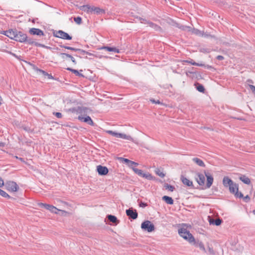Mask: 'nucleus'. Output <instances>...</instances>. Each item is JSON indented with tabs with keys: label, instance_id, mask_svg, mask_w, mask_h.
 Instances as JSON below:
<instances>
[{
	"label": "nucleus",
	"instance_id": "obj_40",
	"mask_svg": "<svg viewBox=\"0 0 255 255\" xmlns=\"http://www.w3.org/2000/svg\"><path fill=\"white\" fill-rule=\"evenodd\" d=\"M106 132L114 136H115L116 137H118V132H117L116 131H112V130H107L106 131Z\"/></svg>",
	"mask_w": 255,
	"mask_h": 255
},
{
	"label": "nucleus",
	"instance_id": "obj_60",
	"mask_svg": "<svg viewBox=\"0 0 255 255\" xmlns=\"http://www.w3.org/2000/svg\"><path fill=\"white\" fill-rule=\"evenodd\" d=\"M9 53H10L11 55H12L13 56H14V57H16V58H18L17 56H16L14 53H12V52H9Z\"/></svg>",
	"mask_w": 255,
	"mask_h": 255
},
{
	"label": "nucleus",
	"instance_id": "obj_1",
	"mask_svg": "<svg viewBox=\"0 0 255 255\" xmlns=\"http://www.w3.org/2000/svg\"><path fill=\"white\" fill-rule=\"evenodd\" d=\"M179 235L184 240L190 243H195V239L193 236L186 229L181 228L178 229Z\"/></svg>",
	"mask_w": 255,
	"mask_h": 255
},
{
	"label": "nucleus",
	"instance_id": "obj_12",
	"mask_svg": "<svg viewBox=\"0 0 255 255\" xmlns=\"http://www.w3.org/2000/svg\"><path fill=\"white\" fill-rule=\"evenodd\" d=\"M204 174L207 177L206 187L209 188L213 184L214 178L209 172H207L206 171H204Z\"/></svg>",
	"mask_w": 255,
	"mask_h": 255
},
{
	"label": "nucleus",
	"instance_id": "obj_44",
	"mask_svg": "<svg viewBox=\"0 0 255 255\" xmlns=\"http://www.w3.org/2000/svg\"><path fill=\"white\" fill-rule=\"evenodd\" d=\"M200 51L201 52H203L204 53H208L210 52V50L208 48H201L200 49Z\"/></svg>",
	"mask_w": 255,
	"mask_h": 255
},
{
	"label": "nucleus",
	"instance_id": "obj_62",
	"mask_svg": "<svg viewBox=\"0 0 255 255\" xmlns=\"http://www.w3.org/2000/svg\"><path fill=\"white\" fill-rule=\"evenodd\" d=\"M85 54H88V55H92V53H89V52H87V51H86V53H85Z\"/></svg>",
	"mask_w": 255,
	"mask_h": 255
},
{
	"label": "nucleus",
	"instance_id": "obj_57",
	"mask_svg": "<svg viewBox=\"0 0 255 255\" xmlns=\"http://www.w3.org/2000/svg\"><path fill=\"white\" fill-rule=\"evenodd\" d=\"M147 205L146 203H142L141 202L140 204V207H145V206H146Z\"/></svg>",
	"mask_w": 255,
	"mask_h": 255
},
{
	"label": "nucleus",
	"instance_id": "obj_4",
	"mask_svg": "<svg viewBox=\"0 0 255 255\" xmlns=\"http://www.w3.org/2000/svg\"><path fill=\"white\" fill-rule=\"evenodd\" d=\"M5 186L8 191L11 192H16L18 189V185L14 181H9L6 182Z\"/></svg>",
	"mask_w": 255,
	"mask_h": 255
},
{
	"label": "nucleus",
	"instance_id": "obj_22",
	"mask_svg": "<svg viewBox=\"0 0 255 255\" xmlns=\"http://www.w3.org/2000/svg\"><path fill=\"white\" fill-rule=\"evenodd\" d=\"M192 160L196 164H197L198 165H199L200 167H205V164L204 163V162L201 159H200L198 158L194 157V158H192Z\"/></svg>",
	"mask_w": 255,
	"mask_h": 255
},
{
	"label": "nucleus",
	"instance_id": "obj_54",
	"mask_svg": "<svg viewBox=\"0 0 255 255\" xmlns=\"http://www.w3.org/2000/svg\"><path fill=\"white\" fill-rule=\"evenodd\" d=\"M4 185L3 180L0 177V187Z\"/></svg>",
	"mask_w": 255,
	"mask_h": 255
},
{
	"label": "nucleus",
	"instance_id": "obj_25",
	"mask_svg": "<svg viewBox=\"0 0 255 255\" xmlns=\"http://www.w3.org/2000/svg\"><path fill=\"white\" fill-rule=\"evenodd\" d=\"M240 179L246 184H250L251 183L250 179L245 175H242L240 177Z\"/></svg>",
	"mask_w": 255,
	"mask_h": 255
},
{
	"label": "nucleus",
	"instance_id": "obj_7",
	"mask_svg": "<svg viewBox=\"0 0 255 255\" xmlns=\"http://www.w3.org/2000/svg\"><path fill=\"white\" fill-rule=\"evenodd\" d=\"M139 20H140L141 23L147 24L149 27L153 28L156 31H160L161 30V28L159 26L152 22L147 21L146 19L140 17H139Z\"/></svg>",
	"mask_w": 255,
	"mask_h": 255
},
{
	"label": "nucleus",
	"instance_id": "obj_15",
	"mask_svg": "<svg viewBox=\"0 0 255 255\" xmlns=\"http://www.w3.org/2000/svg\"><path fill=\"white\" fill-rule=\"evenodd\" d=\"M24 42H26L29 44H34L36 46L48 48L47 46H45L44 45H43L42 44H40L38 42H36L34 41L32 38H28L27 36H26V39L25 40Z\"/></svg>",
	"mask_w": 255,
	"mask_h": 255
},
{
	"label": "nucleus",
	"instance_id": "obj_43",
	"mask_svg": "<svg viewBox=\"0 0 255 255\" xmlns=\"http://www.w3.org/2000/svg\"><path fill=\"white\" fill-rule=\"evenodd\" d=\"M36 70L37 71V72H39V73H41L43 75V76H46L47 75H48V73H47L46 72H45V71L43 70H41V69H39L37 68H36Z\"/></svg>",
	"mask_w": 255,
	"mask_h": 255
},
{
	"label": "nucleus",
	"instance_id": "obj_21",
	"mask_svg": "<svg viewBox=\"0 0 255 255\" xmlns=\"http://www.w3.org/2000/svg\"><path fill=\"white\" fill-rule=\"evenodd\" d=\"M107 218L108 220L115 225H117L119 222L115 216L109 215L107 216Z\"/></svg>",
	"mask_w": 255,
	"mask_h": 255
},
{
	"label": "nucleus",
	"instance_id": "obj_14",
	"mask_svg": "<svg viewBox=\"0 0 255 255\" xmlns=\"http://www.w3.org/2000/svg\"><path fill=\"white\" fill-rule=\"evenodd\" d=\"M197 177L196 178V180L198 184L200 186H203L205 184V178L203 174L197 173Z\"/></svg>",
	"mask_w": 255,
	"mask_h": 255
},
{
	"label": "nucleus",
	"instance_id": "obj_63",
	"mask_svg": "<svg viewBox=\"0 0 255 255\" xmlns=\"http://www.w3.org/2000/svg\"><path fill=\"white\" fill-rule=\"evenodd\" d=\"M15 157H16V158H18V157H17V156H15ZM18 159H20V160H21V161H22V160H23V159H22V158H18Z\"/></svg>",
	"mask_w": 255,
	"mask_h": 255
},
{
	"label": "nucleus",
	"instance_id": "obj_16",
	"mask_svg": "<svg viewBox=\"0 0 255 255\" xmlns=\"http://www.w3.org/2000/svg\"><path fill=\"white\" fill-rule=\"evenodd\" d=\"M29 33L32 35H37L38 36H42L44 35L43 31L41 29L36 28H32L29 30Z\"/></svg>",
	"mask_w": 255,
	"mask_h": 255
},
{
	"label": "nucleus",
	"instance_id": "obj_23",
	"mask_svg": "<svg viewBox=\"0 0 255 255\" xmlns=\"http://www.w3.org/2000/svg\"><path fill=\"white\" fill-rule=\"evenodd\" d=\"M162 200L168 204L172 205L173 204V200L170 197L164 196L162 197Z\"/></svg>",
	"mask_w": 255,
	"mask_h": 255
},
{
	"label": "nucleus",
	"instance_id": "obj_18",
	"mask_svg": "<svg viewBox=\"0 0 255 255\" xmlns=\"http://www.w3.org/2000/svg\"><path fill=\"white\" fill-rule=\"evenodd\" d=\"M230 192L232 194H235L238 191V185L234 182L228 187Z\"/></svg>",
	"mask_w": 255,
	"mask_h": 255
},
{
	"label": "nucleus",
	"instance_id": "obj_9",
	"mask_svg": "<svg viewBox=\"0 0 255 255\" xmlns=\"http://www.w3.org/2000/svg\"><path fill=\"white\" fill-rule=\"evenodd\" d=\"M127 215L132 219H136L137 218L138 214L135 210H133L132 208H129L126 210Z\"/></svg>",
	"mask_w": 255,
	"mask_h": 255
},
{
	"label": "nucleus",
	"instance_id": "obj_33",
	"mask_svg": "<svg viewBox=\"0 0 255 255\" xmlns=\"http://www.w3.org/2000/svg\"><path fill=\"white\" fill-rule=\"evenodd\" d=\"M196 88H197V90L199 92H202V93H204V92L205 88H204V86L200 84L199 83H197V84Z\"/></svg>",
	"mask_w": 255,
	"mask_h": 255
},
{
	"label": "nucleus",
	"instance_id": "obj_51",
	"mask_svg": "<svg viewBox=\"0 0 255 255\" xmlns=\"http://www.w3.org/2000/svg\"><path fill=\"white\" fill-rule=\"evenodd\" d=\"M150 101H151L152 103L158 104H160V102L159 100L156 101L153 99H150Z\"/></svg>",
	"mask_w": 255,
	"mask_h": 255
},
{
	"label": "nucleus",
	"instance_id": "obj_2",
	"mask_svg": "<svg viewBox=\"0 0 255 255\" xmlns=\"http://www.w3.org/2000/svg\"><path fill=\"white\" fill-rule=\"evenodd\" d=\"M82 9L87 12H93L97 14L105 13V10L99 7L90 6L88 5H85L82 6Z\"/></svg>",
	"mask_w": 255,
	"mask_h": 255
},
{
	"label": "nucleus",
	"instance_id": "obj_52",
	"mask_svg": "<svg viewBox=\"0 0 255 255\" xmlns=\"http://www.w3.org/2000/svg\"><path fill=\"white\" fill-rule=\"evenodd\" d=\"M216 58L219 60H223L224 59V57L222 55L217 56Z\"/></svg>",
	"mask_w": 255,
	"mask_h": 255
},
{
	"label": "nucleus",
	"instance_id": "obj_20",
	"mask_svg": "<svg viewBox=\"0 0 255 255\" xmlns=\"http://www.w3.org/2000/svg\"><path fill=\"white\" fill-rule=\"evenodd\" d=\"M101 49H105L109 52H114L115 53H120L119 49L116 47H108V46H103Z\"/></svg>",
	"mask_w": 255,
	"mask_h": 255
},
{
	"label": "nucleus",
	"instance_id": "obj_19",
	"mask_svg": "<svg viewBox=\"0 0 255 255\" xmlns=\"http://www.w3.org/2000/svg\"><path fill=\"white\" fill-rule=\"evenodd\" d=\"M233 182V181L227 176H225L223 178V184L226 187H228Z\"/></svg>",
	"mask_w": 255,
	"mask_h": 255
},
{
	"label": "nucleus",
	"instance_id": "obj_50",
	"mask_svg": "<svg viewBox=\"0 0 255 255\" xmlns=\"http://www.w3.org/2000/svg\"><path fill=\"white\" fill-rule=\"evenodd\" d=\"M249 87L252 92L255 95V86L252 85H250Z\"/></svg>",
	"mask_w": 255,
	"mask_h": 255
},
{
	"label": "nucleus",
	"instance_id": "obj_48",
	"mask_svg": "<svg viewBox=\"0 0 255 255\" xmlns=\"http://www.w3.org/2000/svg\"><path fill=\"white\" fill-rule=\"evenodd\" d=\"M68 58H69L71 59V60L72 61L74 65H76L77 64V62L75 59L72 55H70Z\"/></svg>",
	"mask_w": 255,
	"mask_h": 255
},
{
	"label": "nucleus",
	"instance_id": "obj_24",
	"mask_svg": "<svg viewBox=\"0 0 255 255\" xmlns=\"http://www.w3.org/2000/svg\"><path fill=\"white\" fill-rule=\"evenodd\" d=\"M118 138H123V139H127V140H132V138L131 137V136H130L129 135H127L126 134L121 133H118Z\"/></svg>",
	"mask_w": 255,
	"mask_h": 255
},
{
	"label": "nucleus",
	"instance_id": "obj_58",
	"mask_svg": "<svg viewBox=\"0 0 255 255\" xmlns=\"http://www.w3.org/2000/svg\"><path fill=\"white\" fill-rule=\"evenodd\" d=\"M46 76H47L48 79H53V76L51 74H49L48 73V75H47Z\"/></svg>",
	"mask_w": 255,
	"mask_h": 255
},
{
	"label": "nucleus",
	"instance_id": "obj_37",
	"mask_svg": "<svg viewBox=\"0 0 255 255\" xmlns=\"http://www.w3.org/2000/svg\"><path fill=\"white\" fill-rule=\"evenodd\" d=\"M197 247L199 248L200 250L204 252H206V249L204 247V244L202 242H199L197 244Z\"/></svg>",
	"mask_w": 255,
	"mask_h": 255
},
{
	"label": "nucleus",
	"instance_id": "obj_28",
	"mask_svg": "<svg viewBox=\"0 0 255 255\" xmlns=\"http://www.w3.org/2000/svg\"><path fill=\"white\" fill-rule=\"evenodd\" d=\"M87 109L84 107H78L76 111L77 113L83 114L87 112Z\"/></svg>",
	"mask_w": 255,
	"mask_h": 255
},
{
	"label": "nucleus",
	"instance_id": "obj_47",
	"mask_svg": "<svg viewBox=\"0 0 255 255\" xmlns=\"http://www.w3.org/2000/svg\"><path fill=\"white\" fill-rule=\"evenodd\" d=\"M53 114L58 118H61L62 117V115L61 113L56 112L54 113Z\"/></svg>",
	"mask_w": 255,
	"mask_h": 255
},
{
	"label": "nucleus",
	"instance_id": "obj_42",
	"mask_svg": "<svg viewBox=\"0 0 255 255\" xmlns=\"http://www.w3.org/2000/svg\"><path fill=\"white\" fill-rule=\"evenodd\" d=\"M74 20L76 23L78 24H81L82 22V18L79 16L74 17Z\"/></svg>",
	"mask_w": 255,
	"mask_h": 255
},
{
	"label": "nucleus",
	"instance_id": "obj_32",
	"mask_svg": "<svg viewBox=\"0 0 255 255\" xmlns=\"http://www.w3.org/2000/svg\"><path fill=\"white\" fill-rule=\"evenodd\" d=\"M138 165V164L136 162H135L134 161H131L130 160L129 161V162L128 163V164H127V165L130 167V168H131L132 170H133V168H135L134 166H137Z\"/></svg>",
	"mask_w": 255,
	"mask_h": 255
},
{
	"label": "nucleus",
	"instance_id": "obj_11",
	"mask_svg": "<svg viewBox=\"0 0 255 255\" xmlns=\"http://www.w3.org/2000/svg\"><path fill=\"white\" fill-rule=\"evenodd\" d=\"M78 119L81 122L87 123L89 125H94L93 121H92L91 118L88 116H86V117H83L81 115H80L78 116Z\"/></svg>",
	"mask_w": 255,
	"mask_h": 255
},
{
	"label": "nucleus",
	"instance_id": "obj_13",
	"mask_svg": "<svg viewBox=\"0 0 255 255\" xmlns=\"http://www.w3.org/2000/svg\"><path fill=\"white\" fill-rule=\"evenodd\" d=\"M97 170L98 174L100 175H105L108 174L109 170L106 166L98 165L97 167Z\"/></svg>",
	"mask_w": 255,
	"mask_h": 255
},
{
	"label": "nucleus",
	"instance_id": "obj_8",
	"mask_svg": "<svg viewBox=\"0 0 255 255\" xmlns=\"http://www.w3.org/2000/svg\"><path fill=\"white\" fill-rule=\"evenodd\" d=\"M26 39V34L17 30V33L15 34L14 40L20 42H24Z\"/></svg>",
	"mask_w": 255,
	"mask_h": 255
},
{
	"label": "nucleus",
	"instance_id": "obj_5",
	"mask_svg": "<svg viewBox=\"0 0 255 255\" xmlns=\"http://www.w3.org/2000/svg\"><path fill=\"white\" fill-rule=\"evenodd\" d=\"M54 35L56 37L66 40H71L72 38L67 33L62 30L57 31L56 33H54Z\"/></svg>",
	"mask_w": 255,
	"mask_h": 255
},
{
	"label": "nucleus",
	"instance_id": "obj_35",
	"mask_svg": "<svg viewBox=\"0 0 255 255\" xmlns=\"http://www.w3.org/2000/svg\"><path fill=\"white\" fill-rule=\"evenodd\" d=\"M0 195L5 198H10V196L5 191L0 189Z\"/></svg>",
	"mask_w": 255,
	"mask_h": 255
},
{
	"label": "nucleus",
	"instance_id": "obj_59",
	"mask_svg": "<svg viewBox=\"0 0 255 255\" xmlns=\"http://www.w3.org/2000/svg\"><path fill=\"white\" fill-rule=\"evenodd\" d=\"M194 33L196 34H198L199 33H200V31L198 30H197V29H194Z\"/></svg>",
	"mask_w": 255,
	"mask_h": 255
},
{
	"label": "nucleus",
	"instance_id": "obj_17",
	"mask_svg": "<svg viewBox=\"0 0 255 255\" xmlns=\"http://www.w3.org/2000/svg\"><path fill=\"white\" fill-rule=\"evenodd\" d=\"M180 180L182 181V183L188 186V187H193V182L192 181H190L188 178H187L186 177H185L183 175H181L180 177Z\"/></svg>",
	"mask_w": 255,
	"mask_h": 255
},
{
	"label": "nucleus",
	"instance_id": "obj_30",
	"mask_svg": "<svg viewBox=\"0 0 255 255\" xmlns=\"http://www.w3.org/2000/svg\"><path fill=\"white\" fill-rule=\"evenodd\" d=\"M60 46L61 47L64 48L65 49L71 50L74 51H80V49L75 48H74V47H70V46H65V45H60Z\"/></svg>",
	"mask_w": 255,
	"mask_h": 255
},
{
	"label": "nucleus",
	"instance_id": "obj_56",
	"mask_svg": "<svg viewBox=\"0 0 255 255\" xmlns=\"http://www.w3.org/2000/svg\"><path fill=\"white\" fill-rule=\"evenodd\" d=\"M24 129L28 132L31 131L32 130L28 128L24 127L23 128Z\"/></svg>",
	"mask_w": 255,
	"mask_h": 255
},
{
	"label": "nucleus",
	"instance_id": "obj_36",
	"mask_svg": "<svg viewBox=\"0 0 255 255\" xmlns=\"http://www.w3.org/2000/svg\"><path fill=\"white\" fill-rule=\"evenodd\" d=\"M155 172L157 175H158L159 176H160L162 178H163L165 176V174L159 169H156V170H155Z\"/></svg>",
	"mask_w": 255,
	"mask_h": 255
},
{
	"label": "nucleus",
	"instance_id": "obj_34",
	"mask_svg": "<svg viewBox=\"0 0 255 255\" xmlns=\"http://www.w3.org/2000/svg\"><path fill=\"white\" fill-rule=\"evenodd\" d=\"M177 27L181 29H182L183 30H187V31H190V29H191V27H189V26H184V25H179V24H178L177 25Z\"/></svg>",
	"mask_w": 255,
	"mask_h": 255
},
{
	"label": "nucleus",
	"instance_id": "obj_31",
	"mask_svg": "<svg viewBox=\"0 0 255 255\" xmlns=\"http://www.w3.org/2000/svg\"><path fill=\"white\" fill-rule=\"evenodd\" d=\"M185 62L191 64L192 65L198 66H203L204 65L202 63H198L194 61L193 60H186Z\"/></svg>",
	"mask_w": 255,
	"mask_h": 255
},
{
	"label": "nucleus",
	"instance_id": "obj_64",
	"mask_svg": "<svg viewBox=\"0 0 255 255\" xmlns=\"http://www.w3.org/2000/svg\"><path fill=\"white\" fill-rule=\"evenodd\" d=\"M254 213L255 214V210L254 211Z\"/></svg>",
	"mask_w": 255,
	"mask_h": 255
},
{
	"label": "nucleus",
	"instance_id": "obj_10",
	"mask_svg": "<svg viewBox=\"0 0 255 255\" xmlns=\"http://www.w3.org/2000/svg\"><path fill=\"white\" fill-rule=\"evenodd\" d=\"M2 33L10 39L14 40L15 34L17 33V30L9 29L8 30L3 31Z\"/></svg>",
	"mask_w": 255,
	"mask_h": 255
},
{
	"label": "nucleus",
	"instance_id": "obj_29",
	"mask_svg": "<svg viewBox=\"0 0 255 255\" xmlns=\"http://www.w3.org/2000/svg\"><path fill=\"white\" fill-rule=\"evenodd\" d=\"M142 177L145 178L148 180H152L153 179V176L149 173H143L141 176Z\"/></svg>",
	"mask_w": 255,
	"mask_h": 255
},
{
	"label": "nucleus",
	"instance_id": "obj_41",
	"mask_svg": "<svg viewBox=\"0 0 255 255\" xmlns=\"http://www.w3.org/2000/svg\"><path fill=\"white\" fill-rule=\"evenodd\" d=\"M59 55H60L61 58L64 60H66L67 58H68L70 56V54L64 53H61Z\"/></svg>",
	"mask_w": 255,
	"mask_h": 255
},
{
	"label": "nucleus",
	"instance_id": "obj_49",
	"mask_svg": "<svg viewBox=\"0 0 255 255\" xmlns=\"http://www.w3.org/2000/svg\"><path fill=\"white\" fill-rule=\"evenodd\" d=\"M121 160L123 162L127 164V165L128 164V163L129 162V161H130V160L127 159V158H121Z\"/></svg>",
	"mask_w": 255,
	"mask_h": 255
},
{
	"label": "nucleus",
	"instance_id": "obj_39",
	"mask_svg": "<svg viewBox=\"0 0 255 255\" xmlns=\"http://www.w3.org/2000/svg\"><path fill=\"white\" fill-rule=\"evenodd\" d=\"M164 187L166 189H168V190L170 191H173L174 189H175L174 187L173 186H172L171 185L165 184L164 185Z\"/></svg>",
	"mask_w": 255,
	"mask_h": 255
},
{
	"label": "nucleus",
	"instance_id": "obj_45",
	"mask_svg": "<svg viewBox=\"0 0 255 255\" xmlns=\"http://www.w3.org/2000/svg\"><path fill=\"white\" fill-rule=\"evenodd\" d=\"M234 194L236 197H239L240 198L244 197L243 194L241 192H239L238 191H237Z\"/></svg>",
	"mask_w": 255,
	"mask_h": 255
},
{
	"label": "nucleus",
	"instance_id": "obj_6",
	"mask_svg": "<svg viewBox=\"0 0 255 255\" xmlns=\"http://www.w3.org/2000/svg\"><path fill=\"white\" fill-rule=\"evenodd\" d=\"M39 206L41 207H44L47 210L50 211L52 213L58 214V211H62V210L58 209L56 207L49 204H44L40 203L39 204Z\"/></svg>",
	"mask_w": 255,
	"mask_h": 255
},
{
	"label": "nucleus",
	"instance_id": "obj_46",
	"mask_svg": "<svg viewBox=\"0 0 255 255\" xmlns=\"http://www.w3.org/2000/svg\"><path fill=\"white\" fill-rule=\"evenodd\" d=\"M208 252H209V254L211 255H215V252H214V250L213 249V248H212L208 247Z\"/></svg>",
	"mask_w": 255,
	"mask_h": 255
},
{
	"label": "nucleus",
	"instance_id": "obj_53",
	"mask_svg": "<svg viewBox=\"0 0 255 255\" xmlns=\"http://www.w3.org/2000/svg\"><path fill=\"white\" fill-rule=\"evenodd\" d=\"M244 199L246 202H247L250 200V198L248 195H247L246 196L244 197Z\"/></svg>",
	"mask_w": 255,
	"mask_h": 255
},
{
	"label": "nucleus",
	"instance_id": "obj_26",
	"mask_svg": "<svg viewBox=\"0 0 255 255\" xmlns=\"http://www.w3.org/2000/svg\"><path fill=\"white\" fill-rule=\"evenodd\" d=\"M66 69L67 70L70 71L72 72V73H74L76 76H78L82 77H84V75L78 72V71H77V70L73 69L71 68H67Z\"/></svg>",
	"mask_w": 255,
	"mask_h": 255
},
{
	"label": "nucleus",
	"instance_id": "obj_55",
	"mask_svg": "<svg viewBox=\"0 0 255 255\" xmlns=\"http://www.w3.org/2000/svg\"><path fill=\"white\" fill-rule=\"evenodd\" d=\"M78 52H79L81 54H82V55H84V54L86 53V51H85V50H82V49H80V51H79Z\"/></svg>",
	"mask_w": 255,
	"mask_h": 255
},
{
	"label": "nucleus",
	"instance_id": "obj_38",
	"mask_svg": "<svg viewBox=\"0 0 255 255\" xmlns=\"http://www.w3.org/2000/svg\"><path fill=\"white\" fill-rule=\"evenodd\" d=\"M133 171L136 174H137L138 175H139V176H141V177L142 176V174H143L142 170L135 168H133Z\"/></svg>",
	"mask_w": 255,
	"mask_h": 255
},
{
	"label": "nucleus",
	"instance_id": "obj_3",
	"mask_svg": "<svg viewBox=\"0 0 255 255\" xmlns=\"http://www.w3.org/2000/svg\"><path fill=\"white\" fill-rule=\"evenodd\" d=\"M141 228L143 231L148 232H151L155 229L154 225L152 224L150 221L148 220L145 221L142 223Z\"/></svg>",
	"mask_w": 255,
	"mask_h": 255
},
{
	"label": "nucleus",
	"instance_id": "obj_61",
	"mask_svg": "<svg viewBox=\"0 0 255 255\" xmlns=\"http://www.w3.org/2000/svg\"><path fill=\"white\" fill-rule=\"evenodd\" d=\"M4 146V144L2 142H0V147H3Z\"/></svg>",
	"mask_w": 255,
	"mask_h": 255
},
{
	"label": "nucleus",
	"instance_id": "obj_27",
	"mask_svg": "<svg viewBox=\"0 0 255 255\" xmlns=\"http://www.w3.org/2000/svg\"><path fill=\"white\" fill-rule=\"evenodd\" d=\"M221 223H222V220L220 219L210 220V223L211 224L215 225L216 226H219L220 225H221Z\"/></svg>",
	"mask_w": 255,
	"mask_h": 255
}]
</instances>
